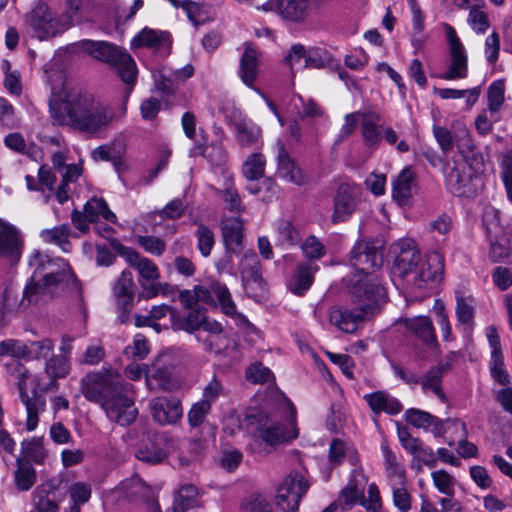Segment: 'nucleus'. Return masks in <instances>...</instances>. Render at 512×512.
Listing matches in <instances>:
<instances>
[{
    "label": "nucleus",
    "instance_id": "obj_60",
    "mask_svg": "<svg viewBox=\"0 0 512 512\" xmlns=\"http://www.w3.org/2000/svg\"><path fill=\"white\" fill-rule=\"evenodd\" d=\"M490 371L494 380L497 381L499 384H509V375L504 369V359L502 353L491 354Z\"/></svg>",
    "mask_w": 512,
    "mask_h": 512
},
{
    "label": "nucleus",
    "instance_id": "obj_26",
    "mask_svg": "<svg viewBox=\"0 0 512 512\" xmlns=\"http://www.w3.org/2000/svg\"><path fill=\"white\" fill-rule=\"evenodd\" d=\"M45 374L48 376L49 381L41 384L40 380L35 378L33 381L37 382V387L42 392H47L52 389H57V380L65 378L70 372V362L65 355H52L45 363Z\"/></svg>",
    "mask_w": 512,
    "mask_h": 512
},
{
    "label": "nucleus",
    "instance_id": "obj_58",
    "mask_svg": "<svg viewBox=\"0 0 512 512\" xmlns=\"http://www.w3.org/2000/svg\"><path fill=\"white\" fill-rule=\"evenodd\" d=\"M34 505L37 512H58L59 506L56 501L48 496V493L37 487L34 491Z\"/></svg>",
    "mask_w": 512,
    "mask_h": 512
},
{
    "label": "nucleus",
    "instance_id": "obj_8",
    "mask_svg": "<svg viewBox=\"0 0 512 512\" xmlns=\"http://www.w3.org/2000/svg\"><path fill=\"white\" fill-rule=\"evenodd\" d=\"M309 488L306 471L292 470L277 490L276 503L284 512H296L302 497Z\"/></svg>",
    "mask_w": 512,
    "mask_h": 512
},
{
    "label": "nucleus",
    "instance_id": "obj_40",
    "mask_svg": "<svg viewBox=\"0 0 512 512\" xmlns=\"http://www.w3.org/2000/svg\"><path fill=\"white\" fill-rule=\"evenodd\" d=\"M236 140L240 146L250 147L261 137V128L251 120L243 119L235 124Z\"/></svg>",
    "mask_w": 512,
    "mask_h": 512
},
{
    "label": "nucleus",
    "instance_id": "obj_63",
    "mask_svg": "<svg viewBox=\"0 0 512 512\" xmlns=\"http://www.w3.org/2000/svg\"><path fill=\"white\" fill-rule=\"evenodd\" d=\"M137 242L146 252L156 256H161L166 249L165 242L155 236H138Z\"/></svg>",
    "mask_w": 512,
    "mask_h": 512
},
{
    "label": "nucleus",
    "instance_id": "obj_48",
    "mask_svg": "<svg viewBox=\"0 0 512 512\" xmlns=\"http://www.w3.org/2000/svg\"><path fill=\"white\" fill-rule=\"evenodd\" d=\"M135 456L142 462L158 464L166 458V453L159 445L150 442L148 444L141 445L137 449Z\"/></svg>",
    "mask_w": 512,
    "mask_h": 512
},
{
    "label": "nucleus",
    "instance_id": "obj_25",
    "mask_svg": "<svg viewBox=\"0 0 512 512\" xmlns=\"http://www.w3.org/2000/svg\"><path fill=\"white\" fill-rule=\"evenodd\" d=\"M367 316L368 314L358 306L354 309L332 307L329 310L330 323L346 333L355 332Z\"/></svg>",
    "mask_w": 512,
    "mask_h": 512
},
{
    "label": "nucleus",
    "instance_id": "obj_17",
    "mask_svg": "<svg viewBox=\"0 0 512 512\" xmlns=\"http://www.w3.org/2000/svg\"><path fill=\"white\" fill-rule=\"evenodd\" d=\"M110 243L118 255L124 258L129 266L137 270L141 279L155 281L160 277L159 269L152 260L142 257L137 251L124 246L115 238H112Z\"/></svg>",
    "mask_w": 512,
    "mask_h": 512
},
{
    "label": "nucleus",
    "instance_id": "obj_20",
    "mask_svg": "<svg viewBox=\"0 0 512 512\" xmlns=\"http://www.w3.org/2000/svg\"><path fill=\"white\" fill-rule=\"evenodd\" d=\"M263 9L274 11L282 19L293 23H303L310 13L309 0H269Z\"/></svg>",
    "mask_w": 512,
    "mask_h": 512
},
{
    "label": "nucleus",
    "instance_id": "obj_11",
    "mask_svg": "<svg viewBox=\"0 0 512 512\" xmlns=\"http://www.w3.org/2000/svg\"><path fill=\"white\" fill-rule=\"evenodd\" d=\"M382 244L378 240H361L350 252V263L366 276L383 264Z\"/></svg>",
    "mask_w": 512,
    "mask_h": 512
},
{
    "label": "nucleus",
    "instance_id": "obj_31",
    "mask_svg": "<svg viewBox=\"0 0 512 512\" xmlns=\"http://www.w3.org/2000/svg\"><path fill=\"white\" fill-rule=\"evenodd\" d=\"M405 420L416 428L428 429L435 436H441L445 433L444 421L432 414L417 408H410L405 412Z\"/></svg>",
    "mask_w": 512,
    "mask_h": 512
},
{
    "label": "nucleus",
    "instance_id": "obj_43",
    "mask_svg": "<svg viewBox=\"0 0 512 512\" xmlns=\"http://www.w3.org/2000/svg\"><path fill=\"white\" fill-rule=\"evenodd\" d=\"M86 217L90 222H95L102 216L105 220L115 223L116 215L109 209L107 202L103 198L93 197L83 207Z\"/></svg>",
    "mask_w": 512,
    "mask_h": 512
},
{
    "label": "nucleus",
    "instance_id": "obj_4",
    "mask_svg": "<svg viewBox=\"0 0 512 512\" xmlns=\"http://www.w3.org/2000/svg\"><path fill=\"white\" fill-rule=\"evenodd\" d=\"M81 48L93 58L116 68L121 80L128 85V94L137 80L136 63L124 49L105 41L84 40Z\"/></svg>",
    "mask_w": 512,
    "mask_h": 512
},
{
    "label": "nucleus",
    "instance_id": "obj_18",
    "mask_svg": "<svg viewBox=\"0 0 512 512\" xmlns=\"http://www.w3.org/2000/svg\"><path fill=\"white\" fill-rule=\"evenodd\" d=\"M446 35L450 47L451 63L442 78L445 80L466 78L468 74V63L465 48L452 26L447 25Z\"/></svg>",
    "mask_w": 512,
    "mask_h": 512
},
{
    "label": "nucleus",
    "instance_id": "obj_64",
    "mask_svg": "<svg viewBox=\"0 0 512 512\" xmlns=\"http://www.w3.org/2000/svg\"><path fill=\"white\" fill-rule=\"evenodd\" d=\"M361 495L362 491L358 488L355 476L352 475L347 485L341 490L340 500L343 501L346 506L352 507Z\"/></svg>",
    "mask_w": 512,
    "mask_h": 512
},
{
    "label": "nucleus",
    "instance_id": "obj_21",
    "mask_svg": "<svg viewBox=\"0 0 512 512\" xmlns=\"http://www.w3.org/2000/svg\"><path fill=\"white\" fill-rule=\"evenodd\" d=\"M136 285L133 274L129 270L122 271L120 277L115 281L112 291L118 309L121 311L120 321L124 323L133 308Z\"/></svg>",
    "mask_w": 512,
    "mask_h": 512
},
{
    "label": "nucleus",
    "instance_id": "obj_49",
    "mask_svg": "<svg viewBox=\"0 0 512 512\" xmlns=\"http://www.w3.org/2000/svg\"><path fill=\"white\" fill-rule=\"evenodd\" d=\"M219 194L230 212L241 214L245 211V205L242 203L241 197L232 182L227 183Z\"/></svg>",
    "mask_w": 512,
    "mask_h": 512
},
{
    "label": "nucleus",
    "instance_id": "obj_51",
    "mask_svg": "<svg viewBox=\"0 0 512 512\" xmlns=\"http://www.w3.org/2000/svg\"><path fill=\"white\" fill-rule=\"evenodd\" d=\"M303 255L311 262L326 255L325 245L314 235L308 236L300 246Z\"/></svg>",
    "mask_w": 512,
    "mask_h": 512
},
{
    "label": "nucleus",
    "instance_id": "obj_54",
    "mask_svg": "<svg viewBox=\"0 0 512 512\" xmlns=\"http://www.w3.org/2000/svg\"><path fill=\"white\" fill-rule=\"evenodd\" d=\"M196 237L197 248L201 255L204 257L209 256L215 243L214 233L212 230L203 223H199L196 231Z\"/></svg>",
    "mask_w": 512,
    "mask_h": 512
},
{
    "label": "nucleus",
    "instance_id": "obj_62",
    "mask_svg": "<svg viewBox=\"0 0 512 512\" xmlns=\"http://www.w3.org/2000/svg\"><path fill=\"white\" fill-rule=\"evenodd\" d=\"M186 206L180 198H176L168 202L161 210L154 211L153 214L159 215L161 218L178 219L185 213Z\"/></svg>",
    "mask_w": 512,
    "mask_h": 512
},
{
    "label": "nucleus",
    "instance_id": "obj_56",
    "mask_svg": "<svg viewBox=\"0 0 512 512\" xmlns=\"http://www.w3.org/2000/svg\"><path fill=\"white\" fill-rule=\"evenodd\" d=\"M505 85L503 80L494 81L488 88V108L497 112L504 102Z\"/></svg>",
    "mask_w": 512,
    "mask_h": 512
},
{
    "label": "nucleus",
    "instance_id": "obj_33",
    "mask_svg": "<svg viewBox=\"0 0 512 512\" xmlns=\"http://www.w3.org/2000/svg\"><path fill=\"white\" fill-rule=\"evenodd\" d=\"M415 175L410 167L404 168L393 181L392 196L399 205L408 204L412 197Z\"/></svg>",
    "mask_w": 512,
    "mask_h": 512
},
{
    "label": "nucleus",
    "instance_id": "obj_28",
    "mask_svg": "<svg viewBox=\"0 0 512 512\" xmlns=\"http://www.w3.org/2000/svg\"><path fill=\"white\" fill-rule=\"evenodd\" d=\"M244 222L238 217H226L221 221V234L225 248L230 253H239L243 244Z\"/></svg>",
    "mask_w": 512,
    "mask_h": 512
},
{
    "label": "nucleus",
    "instance_id": "obj_55",
    "mask_svg": "<svg viewBox=\"0 0 512 512\" xmlns=\"http://www.w3.org/2000/svg\"><path fill=\"white\" fill-rule=\"evenodd\" d=\"M431 477L434 486L437 490L446 495L452 497L454 494V478L445 470H437L431 473Z\"/></svg>",
    "mask_w": 512,
    "mask_h": 512
},
{
    "label": "nucleus",
    "instance_id": "obj_47",
    "mask_svg": "<svg viewBox=\"0 0 512 512\" xmlns=\"http://www.w3.org/2000/svg\"><path fill=\"white\" fill-rule=\"evenodd\" d=\"M277 242L282 246H294L300 242V233L290 221L281 219L277 222Z\"/></svg>",
    "mask_w": 512,
    "mask_h": 512
},
{
    "label": "nucleus",
    "instance_id": "obj_45",
    "mask_svg": "<svg viewBox=\"0 0 512 512\" xmlns=\"http://www.w3.org/2000/svg\"><path fill=\"white\" fill-rule=\"evenodd\" d=\"M457 321L462 325H472L475 307L471 297H465L461 292H456V308Z\"/></svg>",
    "mask_w": 512,
    "mask_h": 512
},
{
    "label": "nucleus",
    "instance_id": "obj_3",
    "mask_svg": "<svg viewBox=\"0 0 512 512\" xmlns=\"http://www.w3.org/2000/svg\"><path fill=\"white\" fill-rule=\"evenodd\" d=\"M50 112L60 123L87 133H96L110 121L104 107L88 95L71 94L50 102Z\"/></svg>",
    "mask_w": 512,
    "mask_h": 512
},
{
    "label": "nucleus",
    "instance_id": "obj_23",
    "mask_svg": "<svg viewBox=\"0 0 512 512\" xmlns=\"http://www.w3.org/2000/svg\"><path fill=\"white\" fill-rule=\"evenodd\" d=\"M116 491L129 500H142L155 512H160L153 490L137 475L121 481Z\"/></svg>",
    "mask_w": 512,
    "mask_h": 512
},
{
    "label": "nucleus",
    "instance_id": "obj_38",
    "mask_svg": "<svg viewBox=\"0 0 512 512\" xmlns=\"http://www.w3.org/2000/svg\"><path fill=\"white\" fill-rule=\"evenodd\" d=\"M259 56L260 53L256 49L251 46H247L240 59L239 74L242 81L247 85H252L256 79L259 66Z\"/></svg>",
    "mask_w": 512,
    "mask_h": 512
},
{
    "label": "nucleus",
    "instance_id": "obj_10",
    "mask_svg": "<svg viewBox=\"0 0 512 512\" xmlns=\"http://www.w3.org/2000/svg\"><path fill=\"white\" fill-rule=\"evenodd\" d=\"M18 372V389L21 402L25 405L27 418L26 429L34 431L38 425L39 414L45 410L46 399L41 395L43 393L38 387L37 382H34L32 395H29L27 389V379L29 378V371L21 363L17 364Z\"/></svg>",
    "mask_w": 512,
    "mask_h": 512
},
{
    "label": "nucleus",
    "instance_id": "obj_15",
    "mask_svg": "<svg viewBox=\"0 0 512 512\" xmlns=\"http://www.w3.org/2000/svg\"><path fill=\"white\" fill-rule=\"evenodd\" d=\"M195 290L198 305L204 304L215 307L218 303L226 315L234 316L236 314V305L226 285L213 282L209 287L197 285Z\"/></svg>",
    "mask_w": 512,
    "mask_h": 512
},
{
    "label": "nucleus",
    "instance_id": "obj_50",
    "mask_svg": "<svg viewBox=\"0 0 512 512\" xmlns=\"http://www.w3.org/2000/svg\"><path fill=\"white\" fill-rule=\"evenodd\" d=\"M54 350V343L48 338L37 341H30L26 344L27 358L32 359H46Z\"/></svg>",
    "mask_w": 512,
    "mask_h": 512
},
{
    "label": "nucleus",
    "instance_id": "obj_41",
    "mask_svg": "<svg viewBox=\"0 0 512 512\" xmlns=\"http://www.w3.org/2000/svg\"><path fill=\"white\" fill-rule=\"evenodd\" d=\"M446 370V366L443 364H439L435 367H432L420 380L422 389L424 391L431 390L435 393V395L442 401L446 402L447 398L445 393L442 390V377Z\"/></svg>",
    "mask_w": 512,
    "mask_h": 512
},
{
    "label": "nucleus",
    "instance_id": "obj_1",
    "mask_svg": "<svg viewBox=\"0 0 512 512\" xmlns=\"http://www.w3.org/2000/svg\"><path fill=\"white\" fill-rule=\"evenodd\" d=\"M131 388L120 373L109 368L84 375L80 391L88 401L99 404L109 420L129 426L138 414L129 395Z\"/></svg>",
    "mask_w": 512,
    "mask_h": 512
},
{
    "label": "nucleus",
    "instance_id": "obj_22",
    "mask_svg": "<svg viewBox=\"0 0 512 512\" xmlns=\"http://www.w3.org/2000/svg\"><path fill=\"white\" fill-rule=\"evenodd\" d=\"M171 35L167 31H161L145 27L131 42L132 47L151 49L163 56L168 55L171 49Z\"/></svg>",
    "mask_w": 512,
    "mask_h": 512
},
{
    "label": "nucleus",
    "instance_id": "obj_52",
    "mask_svg": "<svg viewBox=\"0 0 512 512\" xmlns=\"http://www.w3.org/2000/svg\"><path fill=\"white\" fill-rule=\"evenodd\" d=\"M193 151L194 153H196V151H199L201 155L206 157L209 160V162L215 166H220L224 164L226 161V151L224 147L219 144H212L207 147L197 144L194 147Z\"/></svg>",
    "mask_w": 512,
    "mask_h": 512
},
{
    "label": "nucleus",
    "instance_id": "obj_27",
    "mask_svg": "<svg viewBox=\"0 0 512 512\" xmlns=\"http://www.w3.org/2000/svg\"><path fill=\"white\" fill-rule=\"evenodd\" d=\"M277 174L280 178L296 185H303L306 181L301 169L289 155L284 144L277 142Z\"/></svg>",
    "mask_w": 512,
    "mask_h": 512
},
{
    "label": "nucleus",
    "instance_id": "obj_13",
    "mask_svg": "<svg viewBox=\"0 0 512 512\" xmlns=\"http://www.w3.org/2000/svg\"><path fill=\"white\" fill-rule=\"evenodd\" d=\"M472 168L466 162H457L445 176L448 190L455 196L472 197L476 193L475 181Z\"/></svg>",
    "mask_w": 512,
    "mask_h": 512
},
{
    "label": "nucleus",
    "instance_id": "obj_2",
    "mask_svg": "<svg viewBox=\"0 0 512 512\" xmlns=\"http://www.w3.org/2000/svg\"><path fill=\"white\" fill-rule=\"evenodd\" d=\"M395 254L393 271L417 289H431L442 279L444 272L443 256L434 251L422 258L421 252L412 239H401L393 245Z\"/></svg>",
    "mask_w": 512,
    "mask_h": 512
},
{
    "label": "nucleus",
    "instance_id": "obj_29",
    "mask_svg": "<svg viewBox=\"0 0 512 512\" xmlns=\"http://www.w3.org/2000/svg\"><path fill=\"white\" fill-rule=\"evenodd\" d=\"M22 241L17 229L0 220V256L18 260L21 255Z\"/></svg>",
    "mask_w": 512,
    "mask_h": 512
},
{
    "label": "nucleus",
    "instance_id": "obj_39",
    "mask_svg": "<svg viewBox=\"0 0 512 512\" xmlns=\"http://www.w3.org/2000/svg\"><path fill=\"white\" fill-rule=\"evenodd\" d=\"M17 468L14 471L15 486L19 491H28L36 483L37 474L32 464L24 458L16 459Z\"/></svg>",
    "mask_w": 512,
    "mask_h": 512
},
{
    "label": "nucleus",
    "instance_id": "obj_37",
    "mask_svg": "<svg viewBox=\"0 0 512 512\" xmlns=\"http://www.w3.org/2000/svg\"><path fill=\"white\" fill-rule=\"evenodd\" d=\"M404 324L416 337L420 338L426 344L436 342L434 326L429 317L418 316L414 318H406Z\"/></svg>",
    "mask_w": 512,
    "mask_h": 512
},
{
    "label": "nucleus",
    "instance_id": "obj_9",
    "mask_svg": "<svg viewBox=\"0 0 512 512\" xmlns=\"http://www.w3.org/2000/svg\"><path fill=\"white\" fill-rule=\"evenodd\" d=\"M309 488L306 471L292 470L277 490L276 503L284 512H296L302 497Z\"/></svg>",
    "mask_w": 512,
    "mask_h": 512
},
{
    "label": "nucleus",
    "instance_id": "obj_32",
    "mask_svg": "<svg viewBox=\"0 0 512 512\" xmlns=\"http://www.w3.org/2000/svg\"><path fill=\"white\" fill-rule=\"evenodd\" d=\"M57 290L58 288L50 282L32 278V281L23 290V298H26L27 305L46 302L55 296Z\"/></svg>",
    "mask_w": 512,
    "mask_h": 512
},
{
    "label": "nucleus",
    "instance_id": "obj_16",
    "mask_svg": "<svg viewBox=\"0 0 512 512\" xmlns=\"http://www.w3.org/2000/svg\"><path fill=\"white\" fill-rule=\"evenodd\" d=\"M359 188L349 183H341L333 199L331 221L334 224L347 221L355 212L358 204Z\"/></svg>",
    "mask_w": 512,
    "mask_h": 512
},
{
    "label": "nucleus",
    "instance_id": "obj_53",
    "mask_svg": "<svg viewBox=\"0 0 512 512\" xmlns=\"http://www.w3.org/2000/svg\"><path fill=\"white\" fill-rule=\"evenodd\" d=\"M226 395L222 382L215 376L204 386L201 401L212 406L220 397Z\"/></svg>",
    "mask_w": 512,
    "mask_h": 512
},
{
    "label": "nucleus",
    "instance_id": "obj_35",
    "mask_svg": "<svg viewBox=\"0 0 512 512\" xmlns=\"http://www.w3.org/2000/svg\"><path fill=\"white\" fill-rule=\"evenodd\" d=\"M26 298H20L18 291L6 288L0 304V323L6 325L14 317L21 307H27Z\"/></svg>",
    "mask_w": 512,
    "mask_h": 512
},
{
    "label": "nucleus",
    "instance_id": "obj_59",
    "mask_svg": "<svg viewBox=\"0 0 512 512\" xmlns=\"http://www.w3.org/2000/svg\"><path fill=\"white\" fill-rule=\"evenodd\" d=\"M211 406L199 400L194 403L187 414V419L190 427H199L205 420L206 416L210 413Z\"/></svg>",
    "mask_w": 512,
    "mask_h": 512
},
{
    "label": "nucleus",
    "instance_id": "obj_30",
    "mask_svg": "<svg viewBox=\"0 0 512 512\" xmlns=\"http://www.w3.org/2000/svg\"><path fill=\"white\" fill-rule=\"evenodd\" d=\"M364 399L374 414L385 412L390 415H397L403 409L400 401L385 391L366 394Z\"/></svg>",
    "mask_w": 512,
    "mask_h": 512
},
{
    "label": "nucleus",
    "instance_id": "obj_5",
    "mask_svg": "<svg viewBox=\"0 0 512 512\" xmlns=\"http://www.w3.org/2000/svg\"><path fill=\"white\" fill-rule=\"evenodd\" d=\"M29 264L34 267L33 279L40 278L52 283L57 288L62 286L63 283H72L78 288L77 279L69 263L62 258H50L36 251L30 257Z\"/></svg>",
    "mask_w": 512,
    "mask_h": 512
},
{
    "label": "nucleus",
    "instance_id": "obj_12",
    "mask_svg": "<svg viewBox=\"0 0 512 512\" xmlns=\"http://www.w3.org/2000/svg\"><path fill=\"white\" fill-rule=\"evenodd\" d=\"M25 24L39 40L52 38L60 31L55 13L45 3H38L26 14Z\"/></svg>",
    "mask_w": 512,
    "mask_h": 512
},
{
    "label": "nucleus",
    "instance_id": "obj_7",
    "mask_svg": "<svg viewBox=\"0 0 512 512\" xmlns=\"http://www.w3.org/2000/svg\"><path fill=\"white\" fill-rule=\"evenodd\" d=\"M254 436L269 446H278L297 438L298 430L294 419L282 423L265 413H259Z\"/></svg>",
    "mask_w": 512,
    "mask_h": 512
},
{
    "label": "nucleus",
    "instance_id": "obj_42",
    "mask_svg": "<svg viewBox=\"0 0 512 512\" xmlns=\"http://www.w3.org/2000/svg\"><path fill=\"white\" fill-rule=\"evenodd\" d=\"M200 505L199 493L192 484L183 485L176 496L173 509L175 512H186Z\"/></svg>",
    "mask_w": 512,
    "mask_h": 512
},
{
    "label": "nucleus",
    "instance_id": "obj_46",
    "mask_svg": "<svg viewBox=\"0 0 512 512\" xmlns=\"http://www.w3.org/2000/svg\"><path fill=\"white\" fill-rule=\"evenodd\" d=\"M21 452L24 455V459H27L29 462L33 461L35 464H43L47 457V452L39 438L24 440L21 443Z\"/></svg>",
    "mask_w": 512,
    "mask_h": 512
},
{
    "label": "nucleus",
    "instance_id": "obj_61",
    "mask_svg": "<svg viewBox=\"0 0 512 512\" xmlns=\"http://www.w3.org/2000/svg\"><path fill=\"white\" fill-rule=\"evenodd\" d=\"M153 78L157 90L161 91L165 95L173 93L176 83L172 73H167L165 70H159L153 72Z\"/></svg>",
    "mask_w": 512,
    "mask_h": 512
},
{
    "label": "nucleus",
    "instance_id": "obj_34",
    "mask_svg": "<svg viewBox=\"0 0 512 512\" xmlns=\"http://www.w3.org/2000/svg\"><path fill=\"white\" fill-rule=\"evenodd\" d=\"M361 117V135L364 145L368 148L378 147L381 141V134L378 130L380 116L379 114L367 111L360 115Z\"/></svg>",
    "mask_w": 512,
    "mask_h": 512
},
{
    "label": "nucleus",
    "instance_id": "obj_44",
    "mask_svg": "<svg viewBox=\"0 0 512 512\" xmlns=\"http://www.w3.org/2000/svg\"><path fill=\"white\" fill-rule=\"evenodd\" d=\"M266 159L261 153H252L242 165V174L250 182L263 178Z\"/></svg>",
    "mask_w": 512,
    "mask_h": 512
},
{
    "label": "nucleus",
    "instance_id": "obj_57",
    "mask_svg": "<svg viewBox=\"0 0 512 512\" xmlns=\"http://www.w3.org/2000/svg\"><path fill=\"white\" fill-rule=\"evenodd\" d=\"M8 355L18 359L27 358L26 344L16 339H7L1 341L0 356Z\"/></svg>",
    "mask_w": 512,
    "mask_h": 512
},
{
    "label": "nucleus",
    "instance_id": "obj_6",
    "mask_svg": "<svg viewBox=\"0 0 512 512\" xmlns=\"http://www.w3.org/2000/svg\"><path fill=\"white\" fill-rule=\"evenodd\" d=\"M352 302L364 310L368 315L378 312L380 306L386 301L385 287L375 275H367L350 287Z\"/></svg>",
    "mask_w": 512,
    "mask_h": 512
},
{
    "label": "nucleus",
    "instance_id": "obj_36",
    "mask_svg": "<svg viewBox=\"0 0 512 512\" xmlns=\"http://www.w3.org/2000/svg\"><path fill=\"white\" fill-rule=\"evenodd\" d=\"M72 231L68 224H61L50 229H43L40 232V238L44 243L58 246L63 252L71 251L69 241Z\"/></svg>",
    "mask_w": 512,
    "mask_h": 512
},
{
    "label": "nucleus",
    "instance_id": "obj_14",
    "mask_svg": "<svg viewBox=\"0 0 512 512\" xmlns=\"http://www.w3.org/2000/svg\"><path fill=\"white\" fill-rule=\"evenodd\" d=\"M240 275L246 293L256 297L265 290L261 262L254 251H246L240 261Z\"/></svg>",
    "mask_w": 512,
    "mask_h": 512
},
{
    "label": "nucleus",
    "instance_id": "obj_19",
    "mask_svg": "<svg viewBox=\"0 0 512 512\" xmlns=\"http://www.w3.org/2000/svg\"><path fill=\"white\" fill-rule=\"evenodd\" d=\"M151 416L160 425L175 424L183 415L181 402L173 396H158L149 402Z\"/></svg>",
    "mask_w": 512,
    "mask_h": 512
},
{
    "label": "nucleus",
    "instance_id": "obj_24",
    "mask_svg": "<svg viewBox=\"0 0 512 512\" xmlns=\"http://www.w3.org/2000/svg\"><path fill=\"white\" fill-rule=\"evenodd\" d=\"M319 266L308 261L299 262L287 282V288L296 296H304L314 282Z\"/></svg>",
    "mask_w": 512,
    "mask_h": 512
}]
</instances>
